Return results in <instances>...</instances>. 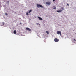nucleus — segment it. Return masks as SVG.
<instances>
[{
  "mask_svg": "<svg viewBox=\"0 0 76 76\" xmlns=\"http://www.w3.org/2000/svg\"><path fill=\"white\" fill-rule=\"evenodd\" d=\"M38 19H39V20H42V18H41L39 17H38Z\"/></svg>",
  "mask_w": 76,
  "mask_h": 76,
  "instance_id": "423d86ee",
  "label": "nucleus"
},
{
  "mask_svg": "<svg viewBox=\"0 0 76 76\" xmlns=\"http://www.w3.org/2000/svg\"><path fill=\"white\" fill-rule=\"evenodd\" d=\"M14 34H16V30L14 31Z\"/></svg>",
  "mask_w": 76,
  "mask_h": 76,
  "instance_id": "6e6552de",
  "label": "nucleus"
},
{
  "mask_svg": "<svg viewBox=\"0 0 76 76\" xmlns=\"http://www.w3.org/2000/svg\"><path fill=\"white\" fill-rule=\"evenodd\" d=\"M5 23L4 22L2 23V25H4Z\"/></svg>",
  "mask_w": 76,
  "mask_h": 76,
  "instance_id": "ddd939ff",
  "label": "nucleus"
},
{
  "mask_svg": "<svg viewBox=\"0 0 76 76\" xmlns=\"http://www.w3.org/2000/svg\"><path fill=\"white\" fill-rule=\"evenodd\" d=\"M61 9H62V10H64V8L63 7H62Z\"/></svg>",
  "mask_w": 76,
  "mask_h": 76,
  "instance_id": "4468645a",
  "label": "nucleus"
},
{
  "mask_svg": "<svg viewBox=\"0 0 76 76\" xmlns=\"http://www.w3.org/2000/svg\"><path fill=\"white\" fill-rule=\"evenodd\" d=\"M46 33H47V35H48V34H49V32H48V31H46Z\"/></svg>",
  "mask_w": 76,
  "mask_h": 76,
  "instance_id": "1a4fd4ad",
  "label": "nucleus"
},
{
  "mask_svg": "<svg viewBox=\"0 0 76 76\" xmlns=\"http://www.w3.org/2000/svg\"><path fill=\"white\" fill-rule=\"evenodd\" d=\"M26 29L27 31H30V32H31L32 31L31 29H30L29 28L27 27L26 28Z\"/></svg>",
  "mask_w": 76,
  "mask_h": 76,
  "instance_id": "20e7f679",
  "label": "nucleus"
},
{
  "mask_svg": "<svg viewBox=\"0 0 76 76\" xmlns=\"http://www.w3.org/2000/svg\"><path fill=\"white\" fill-rule=\"evenodd\" d=\"M7 3H8V4H9V1H7Z\"/></svg>",
  "mask_w": 76,
  "mask_h": 76,
  "instance_id": "dca6fc26",
  "label": "nucleus"
},
{
  "mask_svg": "<svg viewBox=\"0 0 76 76\" xmlns=\"http://www.w3.org/2000/svg\"><path fill=\"white\" fill-rule=\"evenodd\" d=\"M54 41L55 42H57L59 41V39L56 38L54 39Z\"/></svg>",
  "mask_w": 76,
  "mask_h": 76,
  "instance_id": "7ed1b4c3",
  "label": "nucleus"
},
{
  "mask_svg": "<svg viewBox=\"0 0 76 76\" xmlns=\"http://www.w3.org/2000/svg\"><path fill=\"white\" fill-rule=\"evenodd\" d=\"M20 23V24H21V23Z\"/></svg>",
  "mask_w": 76,
  "mask_h": 76,
  "instance_id": "412c9836",
  "label": "nucleus"
},
{
  "mask_svg": "<svg viewBox=\"0 0 76 76\" xmlns=\"http://www.w3.org/2000/svg\"><path fill=\"white\" fill-rule=\"evenodd\" d=\"M66 5L67 6H69V4L67 3L66 4Z\"/></svg>",
  "mask_w": 76,
  "mask_h": 76,
  "instance_id": "f3484780",
  "label": "nucleus"
},
{
  "mask_svg": "<svg viewBox=\"0 0 76 76\" xmlns=\"http://www.w3.org/2000/svg\"><path fill=\"white\" fill-rule=\"evenodd\" d=\"M62 12V10H57V12H58V13H60V12Z\"/></svg>",
  "mask_w": 76,
  "mask_h": 76,
  "instance_id": "0eeeda50",
  "label": "nucleus"
},
{
  "mask_svg": "<svg viewBox=\"0 0 76 76\" xmlns=\"http://www.w3.org/2000/svg\"><path fill=\"white\" fill-rule=\"evenodd\" d=\"M55 1V0H53V1Z\"/></svg>",
  "mask_w": 76,
  "mask_h": 76,
  "instance_id": "a211bd4d",
  "label": "nucleus"
},
{
  "mask_svg": "<svg viewBox=\"0 0 76 76\" xmlns=\"http://www.w3.org/2000/svg\"><path fill=\"white\" fill-rule=\"evenodd\" d=\"M38 23H37V25H38Z\"/></svg>",
  "mask_w": 76,
  "mask_h": 76,
  "instance_id": "aec40b11",
  "label": "nucleus"
},
{
  "mask_svg": "<svg viewBox=\"0 0 76 76\" xmlns=\"http://www.w3.org/2000/svg\"><path fill=\"white\" fill-rule=\"evenodd\" d=\"M74 41H76V40H75V39H74Z\"/></svg>",
  "mask_w": 76,
  "mask_h": 76,
  "instance_id": "6ab92c4d",
  "label": "nucleus"
},
{
  "mask_svg": "<svg viewBox=\"0 0 76 76\" xmlns=\"http://www.w3.org/2000/svg\"><path fill=\"white\" fill-rule=\"evenodd\" d=\"M57 34L58 35H59L60 34V35L61 36V31H57Z\"/></svg>",
  "mask_w": 76,
  "mask_h": 76,
  "instance_id": "f03ea898",
  "label": "nucleus"
},
{
  "mask_svg": "<svg viewBox=\"0 0 76 76\" xmlns=\"http://www.w3.org/2000/svg\"><path fill=\"white\" fill-rule=\"evenodd\" d=\"M8 14H7V13H5V15H6V16H7V15Z\"/></svg>",
  "mask_w": 76,
  "mask_h": 76,
  "instance_id": "2eb2a0df",
  "label": "nucleus"
},
{
  "mask_svg": "<svg viewBox=\"0 0 76 76\" xmlns=\"http://www.w3.org/2000/svg\"><path fill=\"white\" fill-rule=\"evenodd\" d=\"M32 12V10H30L28 12V13H30V12Z\"/></svg>",
  "mask_w": 76,
  "mask_h": 76,
  "instance_id": "9b49d317",
  "label": "nucleus"
},
{
  "mask_svg": "<svg viewBox=\"0 0 76 76\" xmlns=\"http://www.w3.org/2000/svg\"><path fill=\"white\" fill-rule=\"evenodd\" d=\"M37 7H38V8H39V7H41V8H43V6L42 5H41L39 4H37Z\"/></svg>",
  "mask_w": 76,
  "mask_h": 76,
  "instance_id": "f257e3e1",
  "label": "nucleus"
},
{
  "mask_svg": "<svg viewBox=\"0 0 76 76\" xmlns=\"http://www.w3.org/2000/svg\"><path fill=\"white\" fill-rule=\"evenodd\" d=\"M28 12H27L26 13V15H27V16H28V15H29V14H28Z\"/></svg>",
  "mask_w": 76,
  "mask_h": 76,
  "instance_id": "f8f14e48",
  "label": "nucleus"
},
{
  "mask_svg": "<svg viewBox=\"0 0 76 76\" xmlns=\"http://www.w3.org/2000/svg\"><path fill=\"white\" fill-rule=\"evenodd\" d=\"M46 4L48 5H50V4H51V3L50 2H47L46 3Z\"/></svg>",
  "mask_w": 76,
  "mask_h": 76,
  "instance_id": "39448f33",
  "label": "nucleus"
},
{
  "mask_svg": "<svg viewBox=\"0 0 76 76\" xmlns=\"http://www.w3.org/2000/svg\"><path fill=\"white\" fill-rule=\"evenodd\" d=\"M53 7H54L53 9H54V10H56V7H55V6H53Z\"/></svg>",
  "mask_w": 76,
  "mask_h": 76,
  "instance_id": "9d476101",
  "label": "nucleus"
}]
</instances>
